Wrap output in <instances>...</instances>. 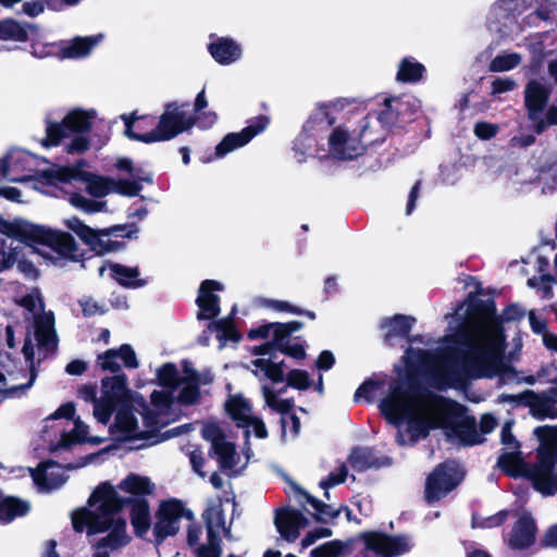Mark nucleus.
<instances>
[{
  "instance_id": "obj_39",
  "label": "nucleus",
  "mask_w": 557,
  "mask_h": 557,
  "mask_svg": "<svg viewBox=\"0 0 557 557\" xmlns=\"http://www.w3.org/2000/svg\"><path fill=\"white\" fill-rule=\"evenodd\" d=\"M160 385L163 387L159 392H164L171 397V409L174 406V392L180 386L183 375L173 363H165L157 372Z\"/></svg>"
},
{
  "instance_id": "obj_56",
  "label": "nucleus",
  "mask_w": 557,
  "mask_h": 557,
  "mask_svg": "<svg viewBox=\"0 0 557 557\" xmlns=\"http://www.w3.org/2000/svg\"><path fill=\"white\" fill-rule=\"evenodd\" d=\"M499 131V127L497 124L480 121L476 122L473 128L474 135L482 139L487 140L493 138Z\"/></svg>"
},
{
  "instance_id": "obj_35",
  "label": "nucleus",
  "mask_w": 557,
  "mask_h": 557,
  "mask_svg": "<svg viewBox=\"0 0 557 557\" xmlns=\"http://www.w3.org/2000/svg\"><path fill=\"white\" fill-rule=\"evenodd\" d=\"M34 158L24 150H12L5 158L0 159V175L10 177L13 173L27 172L34 170Z\"/></svg>"
},
{
  "instance_id": "obj_55",
  "label": "nucleus",
  "mask_w": 557,
  "mask_h": 557,
  "mask_svg": "<svg viewBox=\"0 0 557 557\" xmlns=\"http://www.w3.org/2000/svg\"><path fill=\"white\" fill-rule=\"evenodd\" d=\"M79 305L82 307L84 315L86 317L102 314L107 311V307L104 304L98 302L91 297H83L79 300Z\"/></svg>"
},
{
  "instance_id": "obj_7",
  "label": "nucleus",
  "mask_w": 557,
  "mask_h": 557,
  "mask_svg": "<svg viewBox=\"0 0 557 557\" xmlns=\"http://www.w3.org/2000/svg\"><path fill=\"white\" fill-rule=\"evenodd\" d=\"M151 408L141 401L135 404H122L116 411L114 422L110 426V433L117 441H145L147 445H153L161 441L158 432L161 428L172 422L171 397L164 392H152ZM146 444L140 445V447ZM139 448V446L137 447Z\"/></svg>"
},
{
  "instance_id": "obj_51",
  "label": "nucleus",
  "mask_w": 557,
  "mask_h": 557,
  "mask_svg": "<svg viewBox=\"0 0 557 557\" xmlns=\"http://www.w3.org/2000/svg\"><path fill=\"white\" fill-rule=\"evenodd\" d=\"M70 203L86 213H94L102 211L106 207V202L96 201L86 198L85 196L74 193L69 198Z\"/></svg>"
},
{
  "instance_id": "obj_9",
  "label": "nucleus",
  "mask_w": 557,
  "mask_h": 557,
  "mask_svg": "<svg viewBox=\"0 0 557 557\" xmlns=\"http://www.w3.org/2000/svg\"><path fill=\"white\" fill-rule=\"evenodd\" d=\"M121 119L125 123V136L144 143L171 139L177 134L188 131L196 123V120L191 115H187L182 111L177 103H169L161 115L157 127L144 135H139L133 131L134 123L138 119L134 113L131 115L123 114L121 115Z\"/></svg>"
},
{
  "instance_id": "obj_29",
  "label": "nucleus",
  "mask_w": 557,
  "mask_h": 557,
  "mask_svg": "<svg viewBox=\"0 0 557 557\" xmlns=\"http://www.w3.org/2000/svg\"><path fill=\"white\" fill-rule=\"evenodd\" d=\"M275 525L283 539L294 542L307 525V518L299 510L282 509L276 512Z\"/></svg>"
},
{
  "instance_id": "obj_14",
  "label": "nucleus",
  "mask_w": 557,
  "mask_h": 557,
  "mask_svg": "<svg viewBox=\"0 0 557 557\" xmlns=\"http://www.w3.org/2000/svg\"><path fill=\"white\" fill-rule=\"evenodd\" d=\"M525 104L528 115L534 123V128L537 134L544 132L549 125L557 124V108L550 107L543 116V109L548 101V89L536 81H531L525 87Z\"/></svg>"
},
{
  "instance_id": "obj_22",
  "label": "nucleus",
  "mask_w": 557,
  "mask_h": 557,
  "mask_svg": "<svg viewBox=\"0 0 557 557\" xmlns=\"http://www.w3.org/2000/svg\"><path fill=\"white\" fill-rule=\"evenodd\" d=\"M338 103L318 104L304 124L298 140L315 139L334 126L338 120Z\"/></svg>"
},
{
  "instance_id": "obj_50",
  "label": "nucleus",
  "mask_w": 557,
  "mask_h": 557,
  "mask_svg": "<svg viewBox=\"0 0 557 557\" xmlns=\"http://www.w3.org/2000/svg\"><path fill=\"white\" fill-rule=\"evenodd\" d=\"M261 388L264 401L271 409L285 413L292 408V401L287 399H280L276 392L270 385L263 384Z\"/></svg>"
},
{
  "instance_id": "obj_46",
  "label": "nucleus",
  "mask_w": 557,
  "mask_h": 557,
  "mask_svg": "<svg viewBox=\"0 0 557 557\" xmlns=\"http://www.w3.org/2000/svg\"><path fill=\"white\" fill-rule=\"evenodd\" d=\"M297 491L299 494L304 495L307 502L312 506V508L314 509V518L318 521L327 523L339 515V510L337 508H334L332 505H326L322 503L321 500L309 495L306 491L301 490L300 487H297Z\"/></svg>"
},
{
  "instance_id": "obj_16",
  "label": "nucleus",
  "mask_w": 557,
  "mask_h": 557,
  "mask_svg": "<svg viewBox=\"0 0 557 557\" xmlns=\"http://www.w3.org/2000/svg\"><path fill=\"white\" fill-rule=\"evenodd\" d=\"M364 557H398L411 550L412 540L407 535L389 536L368 533L363 536Z\"/></svg>"
},
{
  "instance_id": "obj_2",
  "label": "nucleus",
  "mask_w": 557,
  "mask_h": 557,
  "mask_svg": "<svg viewBox=\"0 0 557 557\" xmlns=\"http://www.w3.org/2000/svg\"><path fill=\"white\" fill-rule=\"evenodd\" d=\"M380 409L397 429L396 442L400 446L414 445L435 429L443 430L453 443L471 446L483 441L475 419L461 405L426 388L395 382L381 400Z\"/></svg>"
},
{
  "instance_id": "obj_30",
  "label": "nucleus",
  "mask_w": 557,
  "mask_h": 557,
  "mask_svg": "<svg viewBox=\"0 0 557 557\" xmlns=\"http://www.w3.org/2000/svg\"><path fill=\"white\" fill-rule=\"evenodd\" d=\"M208 50L211 57L221 65L233 64L243 54L242 46L228 37H212Z\"/></svg>"
},
{
  "instance_id": "obj_8",
  "label": "nucleus",
  "mask_w": 557,
  "mask_h": 557,
  "mask_svg": "<svg viewBox=\"0 0 557 557\" xmlns=\"http://www.w3.org/2000/svg\"><path fill=\"white\" fill-rule=\"evenodd\" d=\"M120 171L127 172L131 178L114 180L102 177L77 169L66 166H53L46 172L47 177L53 182H70L78 180L85 184L87 193L94 197H104L110 193H117L123 196L134 197L141 190L140 182H150L141 168L135 166L128 158H120L115 164Z\"/></svg>"
},
{
  "instance_id": "obj_1",
  "label": "nucleus",
  "mask_w": 557,
  "mask_h": 557,
  "mask_svg": "<svg viewBox=\"0 0 557 557\" xmlns=\"http://www.w3.org/2000/svg\"><path fill=\"white\" fill-rule=\"evenodd\" d=\"M455 317L461 320L457 332L437 342L421 335L410 339L404 356L408 371L429 375L440 386L494 375H500L504 382L513 381L516 374L503 359L504 335L499 322L463 305Z\"/></svg>"
},
{
  "instance_id": "obj_15",
  "label": "nucleus",
  "mask_w": 557,
  "mask_h": 557,
  "mask_svg": "<svg viewBox=\"0 0 557 557\" xmlns=\"http://www.w3.org/2000/svg\"><path fill=\"white\" fill-rule=\"evenodd\" d=\"M463 479V471L456 461H447L437 466L429 475L425 497L429 503L440 500L453 491Z\"/></svg>"
},
{
  "instance_id": "obj_52",
  "label": "nucleus",
  "mask_w": 557,
  "mask_h": 557,
  "mask_svg": "<svg viewBox=\"0 0 557 557\" xmlns=\"http://www.w3.org/2000/svg\"><path fill=\"white\" fill-rule=\"evenodd\" d=\"M209 330L216 333L220 341L236 339V332L230 319H222L209 324Z\"/></svg>"
},
{
  "instance_id": "obj_20",
  "label": "nucleus",
  "mask_w": 557,
  "mask_h": 557,
  "mask_svg": "<svg viewBox=\"0 0 557 557\" xmlns=\"http://www.w3.org/2000/svg\"><path fill=\"white\" fill-rule=\"evenodd\" d=\"M202 436L211 444V450L218 458L221 469L237 472L239 455L232 442L226 441L221 428L213 422L202 426Z\"/></svg>"
},
{
  "instance_id": "obj_44",
  "label": "nucleus",
  "mask_w": 557,
  "mask_h": 557,
  "mask_svg": "<svg viewBox=\"0 0 557 557\" xmlns=\"http://www.w3.org/2000/svg\"><path fill=\"white\" fill-rule=\"evenodd\" d=\"M424 72L423 64L411 57H407L400 61L396 78L404 83H416L422 78Z\"/></svg>"
},
{
  "instance_id": "obj_32",
  "label": "nucleus",
  "mask_w": 557,
  "mask_h": 557,
  "mask_svg": "<svg viewBox=\"0 0 557 557\" xmlns=\"http://www.w3.org/2000/svg\"><path fill=\"white\" fill-rule=\"evenodd\" d=\"M416 319L409 315L395 314L392 318H385L381 322V330L383 332V338L388 345H394L396 339L406 338Z\"/></svg>"
},
{
  "instance_id": "obj_49",
  "label": "nucleus",
  "mask_w": 557,
  "mask_h": 557,
  "mask_svg": "<svg viewBox=\"0 0 557 557\" xmlns=\"http://www.w3.org/2000/svg\"><path fill=\"white\" fill-rule=\"evenodd\" d=\"M349 463L359 471L377 466L372 450L366 447L354 449L349 456Z\"/></svg>"
},
{
  "instance_id": "obj_21",
  "label": "nucleus",
  "mask_w": 557,
  "mask_h": 557,
  "mask_svg": "<svg viewBox=\"0 0 557 557\" xmlns=\"http://www.w3.org/2000/svg\"><path fill=\"white\" fill-rule=\"evenodd\" d=\"M225 407L227 413L236 422L237 426L245 430L246 436L253 432L258 438L267 437L268 432L264 423L257 417L252 416L251 406L243 396H231L227 399Z\"/></svg>"
},
{
  "instance_id": "obj_37",
  "label": "nucleus",
  "mask_w": 557,
  "mask_h": 557,
  "mask_svg": "<svg viewBox=\"0 0 557 557\" xmlns=\"http://www.w3.org/2000/svg\"><path fill=\"white\" fill-rule=\"evenodd\" d=\"M30 510L28 502L18 497L0 494V522L8 523L23 517Z\"/></svg>"
},
{
  "instance_id": "obj_36",
  "label": "nucleus",
  "mask_w": 557,
  "mask_h": 557,
  "mask_svg": "<svg viewBox=\"0 0 557 557\" xmlns=\"http://www.w3.org/2000/svg\"><path fill=\"white\" fill-rule=\"evenodd\" d=\"M25 379L24 371L18 372H3L0 369V394H4L5 397H14L25 389L29 388L35 380V374L32 373L30 377L23 382L20 379Z\"/></svg>"
},
{
  "instance_id": "obj_33",
  "label": "nucleus",
  "mask_w": 557,
  "mask_h": 557,
  "mask_svg": "<svg viewBox=\"0 0 557 557\" xmlns=\"http://www.w3.org/2000/svg\"><path fill=\"white\" fill-rule=\"evenodd\" d=\"M418 107L419 100L411 97L386 98L383 108L377 113V121L384 127H389L399 120L397 112H403L404 109H417Z\"/></svg>"
},
{
  "instance_id": "obj_31",
  "label": "nucleus",
  "mask_w": 557,
  "mask_h": 557,
  "mask_svg": "<svg viewBox=\"0 0 557 557\" xmlns=\"http://www.w3.org/2000/svg\"><path fill=\"white\" fill-rule=\"evenodd\" d=\"M99 275H108L124 287L137 288L146 285V281L139 278V270L136 267L108 263L99 267Z\"/></svg>"
},
{
  "instance_id": "obj_62",
  "label": "nucleus",
  "mask_w": 557,
  "mask_h": 557,
  "mask_svg": "<svg viewBox=\"0 0 557 557\" xmlns=\"http://www.w3.org/2000/svg\"><path fill=\"white\" fill-rule=\"evenodd\" d=\"M374 388L375 386L372 382H366L361 384L354 395V400L356 403L360 401L361 399L370 400L371 394L374 391Z\"/></svg>"
},
{
  "instance_id": "obj_54",
  "label": "nucleus",
  "mask_w": 557,
  "mask_h": 557,
  "mask_svg": "<svg viewBox=\"0 0 557 557\" xmlns=\"http://www.w3.org/2000/svg\"><path fill=\"white\" fill-rule=\"evenodd\" d=\"M347 474H348V471H347L346 466L342 465L338 467V469L335 472L330 473L326 479L320 481L319 485L321 488H323L325 491L324 497L326 499H330V493L327 490L330 487H333L335 485H338V484L345 482Z\"/></svg>"
},
{
  "instance_id": "obj_43",
  "label": "nucleus",
  "mask_w": 557,
  "mask_h": 557,
  "mask_svg": "<svg viewBox=\"0 0 557 557\" xmlns=\"http://www.w3.org/2000/svg\"><path fill=\"white\" fill-rule=\"evenodd\" d=\"M119 487L129 494L149 495L153 492L154 484L147 476L131 473L120 482Z\"/></svg>"
},
{
  "instance_id": "obj_19",
  "label": "nucleus",
  "mask_w": 557,
  "mask_h": 557,
  "mask_svg": "<svg viewBox=\"0 0 557 557\" xmlns=\"http://www.w3.org/2000/svg\"><path fill=\"white\" fill-rule=\"evenodd\" d=\"M183 518L193 520L194 515L184 507L182 502L177 499L162 502L153 528V533L158 541L175 535L180 530V522Z\"/></svg>"
},
{
  "instance_id": "obj_45",
  "label": "nucleus",
  "mask_w": 557,
  "mask_h": 557,
  "mask_svg": "<svg viewBox=\"0 0 557 557\" xmlns=\"http://www.w3.org/2000/svg\"><path fill=\"white\" fill-rule=\"evenodd\" d=\"M102 39V35L77 37L64 48V54L67 58H83Z\"/></svg>"
},
{
  "instance_id": "obj_60",
  "label": "nucleus",
  "mask_w": 557,
  "mask_h": 557,
  "mask_svg": "<svg viewBox=\"0 0 557 557\" xmlns=\"http://www.w3.org/2000/svg\"><path fill=\"white\" fill-rule=\"evenodd\" d=\"M535 137L532 134L519 133L512 136L509 140V145L513 148H525L533 145Z\"/></svg>"
},
{
  "instance_id": "obj_34",
  "label": "nucleus",
  "mask_w": 557,
  "mask_h": 557,
  "mask_svg": "<svg viewBox=\"0 0 557 557\" xmlns=\"http://www.w3.org/2000/svg\"><path fill=\"white\" fill-rule=\"evenodd\" d=\"M128 396L126 376L119 373L102 380V398L110 408V414L119 403H123Z\"/></svg>"
},
{
  "instance_id": "obj_38",
  "label": "nucleus",
  "mask_w": 557,
  "mask_h": 557,
  "mask_svg": "<svg viewBox=\"0 0 557 557\" xmlns=\"http://www.w3.org/2000/svg\"><path fill=\"white\" fill-rule=\"evenodd\" d=\"M557 400H553V398L544 393L535 394L533 392L530 393L529 406L530 411L533 417L536 419H556L557 418V408L555 404Z\"/></svg>"
},
{
  "instance_id": "obj_28",
  "label": "nucleus",
  "mask_w": 557,
  "mask_h": 557,
  "mask_svg": "<svg viewBox=\"0 0 557 557\" xmlns=\"http://www.w3.org/2000/svg\"><path fill=\"white\" fill-rule=\"evenodd\" d=\"M30 474L37 487L44 492L59 488L67 481L64 468L55 462L42 463L30 470Z\"/></svg>"
},
{
  "instance_id": "obj_17",
  "label": "nucleus",
  "mask_w": 557,
  "mask_h": 557,
  "mask_svg": "<svg viewBox=\"0 0 557 557\" xmlns=\"http://www.w3.org/2000/svg\"><path fill=\"white\" fill-rule=\"evenodd\" d=\"M540 178V173L531 161L506 162L498 172L497 180L509 191L527 190Z\"/></svg>"
},
{
  "instance_id": "obj_57",
  "label": "nucleus",
  "mask_w": 557,
  "mask_h": 557,
  "mask_svg": "<svg viewBox=\"0 0 557 557\" xmlns=\"http://www.w3.org/2000/svg\"><path fill=\"white\" fill-rule=\"evenodd\" d=\"M117 351V359H121L126 368L136 369L138 361L135 351L129 345H122Z\"/></svg>"
},
{
  "instance_id": "obj_48",
  "label": "nucleus",
  "mask_w": 557,
  "mask_h": 557,
  "mask_svg": "<svg viewBox=\"0 0 557 557\" xmlns=\"http://www.w3.org/2000/svg\"><path fill=\"white\" fill-rule=\"evenodd\" d=\"M522 62V55L517 52H503L497 54L490 63L491 72L499 73L516 69Z\"/></svg>"
},
{
  "instance_id": "obj_18",
  "label": "nucleus",
  "mask_w": 557,
  "mask_h": 557,
  "mask_svg": "<svg viewBox=\"0 0 557 557\" xmlns=\"http://www.w3.org/2000/svg\"><path fill=\"white\" fill-rule=\"evenodd\" d=\"M208 529V542L206 545L198 548V557H220V531L225 532V536L230 537V529L225 527L224 515L222 510L221 500H214L208 504L203 512Z\"/></svg>"
},
{
  "instance_id": "obj_59",
  "label": "nucleus",
  "mask_w": 557,
  "mask_h": 557,
  "mask_svg": "<svg viewBox=\"0 0 557 557\" xmlns=\"http://www.w3.org/2000/svg\"><path fill=\"white\" fill-rule=\"evenodd\" d=\"M516 82L509 77H497L492 83V94L498 95L512 90L516 87Z\"/></svg>"
},
{
  "instance_id": "obj_53",
  "label": "nucleus",
  "mask_w": 557,
  "mask_h": 557,
  "mask_svg": "<svg viewBox=\"0 0 557 557\" xmlns=\"http://www.w3.org/2000/svg\"><path fill=\"white\" fill-rule=\"evenodd\" d=\"M345 549V545L339 541L326 542L310 553L311 557H338Z\"/></svg>"
},
{
  "instance_id": "obj_11",
  "label": "nucleus",
  "mask_w": 557,
  "mask_h": 557,
  "mask_svg": "<svg viewBox=\"0 0 557 557\" xmlns=\"http://www.w3.org/2000/svg\"><path fill=\"white\" fill-rule=\"evenodd\" d=\"M370 123L363 119L359 125L346 121L336 125L329 136L330 153L339 160H352L366 150V143L374 141L370 136Z\"/></svg>"
},
{
  "instance_id": "obj_58",
  "label": "nucleus",
  "mask_w": 557,
  "mask_h": 557,
  "mask_svg": "<svg viewBox=\"0 0 557 557\" xmlns=\"http://www.w3.org/2000/svg\"><path fill=\"white\" fill-rule=\"evenodd\" d=\"M101 367L104 370H109L111 372H120L121 367L117 363V351L116 350H108L103 356L100 357Z\"/></svg>"
},
{
  "instance_id": "obj_42",
  "label": "nucleus",
  "mask_w": 557,
  "mask_h": 557,
  "mask_svg": "<svg viewBox=\"0 0 557 557\" xmlns=\"http://www.w3.org/2000/svg\"><path fill=\"white\" fill-rule=\"evenodd\" d=\"M32 26L11 18L0 21V40L26 41Z\"/></svg>"
},
{
  "instance_id": "obj_64",
  "label": "nucleus",
  "mask_w": 557,
  "mask_h": 557,
  "mask_svg": "<svg viewBox=\"0 0 557 557\" xmlns=\"http://www.w3.org/2000/svg\"><path fill=\"white\" fill-rule=\"evenodd\" d=\"M335 362V358L333 356V354L329 350H324L320 354L317 362H315V366L319 370H330L333 364Z\"/></svg>"
},
{
  "instance_id": "obj_5",
  "label": "nucleus",
  "mask_w": 557,
  "mask_h": 557,
  "mask_svg": "<svg viewBox=\"0 0 557 557\" xmlns=\"http://www.w3.org/2000/svg\"><path fill=\"white\" fill-rule=\"evenodd\" d=\"M125 499L108 482L100 484L88 499V508L72 513L76 532L87 531L88 535L109 532L95 546L94 557H111V553L126 545L125 520L120 511Z\"/></svg>"
},
{
  "instance_id": "obj_61",
  "label": "nucleus",
  "mask_w": 557,
  "mask_h": 557,
  "mask_svg": "<svg viewBox=\"0 0 557 557\" xmlns=\"http://www.w3.org/2000/svg\"><path fill=\"white\" fill-rule=\"evenodd\" d=\"M0 197H3L12 202H23L22 193L15 187L0 186Z\"/></svg>"
},
{
  "instance_id": "obj_23",
  "label": "nucleus",
  "mask_w": 557,
  "mask_h": 557,
  "mask_svg": "<svg viewBox=\"0 0 557 557\" xmlns=\"http://www.w3.org/2000/svg\"><path fill=\"white\" fill-rule=\"evenodd\" d=\"M269 125V119L259 115L249 121L248 125L238 133L227 134L215 147V154L219 158L246 146L255 136L265 131Z\"/></svg>"
},
{
  "instance_id": "obj_13",
  "label": "nucleus",
  "mask_w": 557,
  "mask_h": 557,
  "mask_svg": "<svg viewBox=\"0 0 557 557\" xmlns=\"http://www.w3.org/2000/svg\"><path fill=\"white\" fill-rule=\"evenodd\" d=\"M65 225L97 253L110 252L120 248V243L112 240V237H131L132 234L137 232L136 228L127 231L124 225L96 231L77 218L67 219Z\"/></svg>"
},
{
  "instance_id": "obj_10",
  "label": "nucleus",
  "mask_w": 557,
  "mask_h": 557,
  "mask_svg": "<svg viewBox=\"0 0 557 557\" xmlns=\"http://www.w3.org/2000/svg\"><path fill=\"white\" fill-rule=\"evenodd\" d=\"M96 119V111H84L75 109L70 111L62 120L61 123L47 122L46 137L42 139V145L46 147L57 146L67 133H78L65 149L70 153L84 152L88 149V140L83 133L90 129L92 121Z\"/></svg>"
},
{
  "instance_id": "obj_6",
  "label": "nucleus",
  "mask_w": 557,
  "mask_h": 557,
  "mask_svg": "<svg viewBox=\"0 0 557 557\" xmlns=\"http://www.w3.org/2000/svg\"><path fill=\"white\" fill-rule=\"evenodd\" d=\"M23 243L42 244L51 247L62 259L76 260L77 248L71 235L34 224L22 218L5 220L0 215V272L16 263L18 271L27 277L37 276V270L33 263L20 258Z\"/></svg>"
},
{
  "instance_id": "obj_63",
  "label": "nucleus",
  "mask_w": 557,
  "mask_h": 557,
  "mask_svg": "<svg viewBox=\"0 0 557 557\" xmlns=\"http://www.w3.org/2000/svg\"><path fill=\"white\" fill-rule=\"evenodd\" d=\"M48 0L26 1L23 4V12L28 16H36L44 11V3Z\"/></svg>"
},
{
  "instance_id": "obj_27",
  "label": "nucleus",
  "mask_w": 557,
  "mask_h": 557,
  "mask_svg": "<svg viewBox=\"0 0 557 557\" xmlns=\"http://www.w3.org/2000/svg\"><path fill=\"white\" fill-rule=\"evenodd\" d=\"M199 398V376L195 371L185 367L182 382L174 392V406L170 410L173 417L172 421L177 418V405H194L198 403Z\"/></svg>"
},
{
  "instance_id": "obj_40",
  "label": "nucleus",
  "mask_w": 557,
  "mask_h": 557,
  "mask_svg": "<svg viewBox=\"0 0 557 557\" xmlns=\"http://www.w3.org/2000/svg\"><path fill=\"white\" fill-rule=\"evenodd\" d=\"M78 396L86 403H90L94 405V417L95 419L102 424H107L110 420V408L106 401H103L102 396L97 398V391L94 386H83L78 391Z\"/></svg>"
},
{
  "instance_id": "obj_24",
  "label": "nucleus",
  "mask_w": 557,
  "mask_h": 557,
  "mask_svg": "<svg viewBox=\"0 0 557 557\" xmlns=\"http://www.w3.org/2000/svg\"><path fill=\"white\" fill-rule=\"evenodd\" d=\"M527 7V0H496L486 16L488 29L499 33L500 36H507L505 28L511 22L510 18L523 12Z\"/></svg>"
},
{
  "instance_id": "obj_12",
  "label": "nucleus",
  "mask_w": 557,
  "mask_h": 557,
  "mask_svg": "<svg viewBox=\"0 0 557 557\" xmlns=\"http://www.w3.org/2000/svg\"><path fill=\"white\" fill-rule=\"evenodd\" d=\"M18 305L27 312L26 318L34 323L35 338L39 351L45 356L57 347V333L54 329V315L52 311H46L41 294L33 289L18 300Z\"/></svg>"
},
{
  "instance_id": "obj_47",
  "label": "nucleus",
  "mask_w": 557,
  "mask_h": 557,
  "mask_svg": "<svg viewBox=\"0 0 557 557\" xmlns=\"http://www.w3.org/2000/svg\"><path fill=\"white\" fill-rule=\"evenodd\" d=\"M131 520L134 528L140 533H144L149 529L150 512L149 505L146 500L139 499L133 504L131 510Z\"/></svg>"
},
{
  "instance_id": "obj_41",
  "label": "nucleus",
  "mask_w": 557,
  "mask_h": 557,
  "mask_svg": "<svg viewBox=\"0 0 557 557\" xmlns=\"http://www.w3.org/2000/svg\"><path fill=\"white\" fill-rule=\"evenodd\" d=\"M88 425L85 424L79 418L74 420V429L71 432H64L61 435L59 446L62 448H69L73 444L89 442L92 444H100L102 438L98 436L88 437Z\"/></svg>"
},
{
  "instance_id": "obj_3",
  "label": "nucleus",
  "mask_w": 557,
  "mask_h": 557,
  "mask_svg": "<svg viewBox=\"0 0 557 557\" xmlns=\"http://www.w3.org/2000/svg\"><path fill=\"white\" fill-rule=\"evenodd\" d=\"M512 422L507 421L502 428L503 453L497 465L512 476H528L534 488L543 495H553L557 492V426L542 425L534 430L540 445L537 462L528 467L520 451V444L513 436Z\"/></svg>"
},
{
  "instance_id": "obj_4",
  "label": "nucleus",
  "mask_w": 557,
  "mask_h": 557,
  "mask_svg": "<svg viewBox=\"0 0 557 557\" xmlns=\"http://www.w3.org/2000/svg\"><path fill=\"white\" fill-rule=\"evenodd\" d=\"M302 323L292 321L287 323H270L262 325L249 332L251 338H265L268 342L259 347H256L253 354L258 356L250 363L252 372L256 376H264L273 383H281L284 380L287 386L305 391L310 387L311 381L309 374L304 370H292L284 376L283 362L274 361V350L295 358L302 359L306 356L302 343L298 337H293L292 334L299 331Z\"/></svg>"
},
{
  "instance_id": "obj_26",
  "label": "nucleus",
  "mask_w": 557,
  "mask_h": 557,
  "mask_svg": "<svg viewBox=\"0 0 557 557\" xmlns=\"http://www.w3.org/2000/svg\"><path fill=\"white\" fill-rule=\"evenodd\" d=\"M222 289L223 285L218 281L206 280L200 284L196 300L199 307L198 319L211 320L219 314L220 297L214 292H221Z\"/></svg>"
},
{
  "instance_id": "obj_25",
  "label": "nucleus",
  "mask_w": 557,
  "mask_h": 557,
  "mask_svg": "<svg viewBox=\"0 0 557 557\" xmlns=\"http://www.w3.org/2000/svg\"><path fill=\"white\" fill-rule=\"evenodd\" d=\"M536 524L533 518L522 512L505 536V543L513 550H524L531 547L536 539Z\"/></svg>"
}]
</instances>
